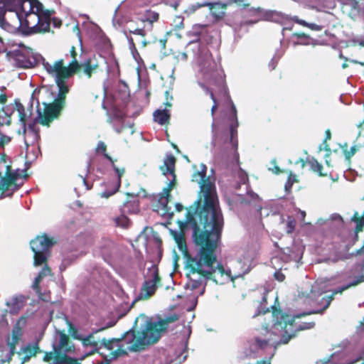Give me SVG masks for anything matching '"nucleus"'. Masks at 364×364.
Masks as SVG:
<instances>
[{
    "mask_svg": "<svg viewBox=\"0 0 364 364\" xmlns=\"http://www.w3.org/2000/svg\"><path fill=\"white\" fill-rule=\"evenodd\" d=\"M203 166L195 172L192 181L200 185L197 200L188 208L185 221H178L180 232H173V238L186 260L188 272L201 270L202 264L210 265L215 259L213 250L219 238V227L224 218L219 205L215 186L206 176Z\"/></svg>",
    "mask_w": 364,
    "mask_h": 364,
    "instance_id": "obj_1",
    "label": "nucleus"
},
{
    "mask_svg": "<svg viewBox=\"0 0 364 364\" xmlns=\"http://www.w3.org/2000/svg\"><path fill=\"white\" fill-rule=\"evenodd\" d=\"M76 48L73 46L70 49L71 60L67 65H65L63 58L55 61L53 64L48 62L44 63L43 66L46 72L51 76L57 77L63 82L70 77L82 72L87 78H91L92 75L102 72L104 66L107 64L105 58L102 55H94L86 59L83 63H80L77 59Z\"/></svg>",
    "mask_w": 364,
    "mask_h": 364,
    "instance_id": "obj_2",
    "label": "nucleus"
},
{
    "mask_svg": "<svg viewBox=\"0 0 364 364\" xmlns=\"http://www.w3.org/2000/svg\"><path fill=\"white\" fill-rule=\"evenodd\" d=\"M198 62L200 67L203 80L209 85L214 87V88H210L202 85V87L205 90L206 93L209 94L210 99L213 102L211 107V115L213 117L218 108V102L215 92L223 97H230L223 72L218 63L213 59L212 54L207 48H203L200 50L198 57Z\"/></svg>",
    "mask_w": 364,
    "mask_h": 364,
    "instance_id": "obj_3",
    "label": "nucleus"
},
{
    "mask_svg": "<svg viewBox=\"0 0 364 364\" xmlns=\"http://www.w3.org/2000/svg\"><path fill=\"white\" fill-rule=\"evenodd\" d=\"M273 328L278 331L281 334V338L279 342L280 344H287L294 338L296 334L304 330L311 329L314 327L315 323L304 322L297 324L296 319L303 316L310 314L311 313H304L291 316L284 312L279 307L275 305L272 306Z\"/></svg>",
    "mask_w": 364,
    "mask_h": 364,
    "instance_id": "obj_4",
    "label": "nucleus"
},
{
    "mask_svg": "<svg viewBox=\"0 0 364 364\" xmlns=\"http://www.w3.org/2000/svg\"><path fill=\"white\" fill-rule=\"evenodd\" d=\"M54 77L58 89L57 97L51 103H43V111L38 109L36 120L38 119V122L43 126H49L55 119L58 118L65 107L66 96L69 92L67 83L63 82L57 77Z\"/></svg>",
    "mask_w": 364,
    "mask_h": 364,
    "instance_id": "obj_5",
    "label": "nucleus"
},
{
    "mask_svg": "<svg viewBox=\"0 0 364 364\" xmlns=\"http://www.w3.org/2000/svg\"><path fill=\"white\" fill-rule=\"evenodd\" d=\"M151 327L148 328L145 323L141 331L131 329L124 333L120 338H122V342H124V344L118 345V348L113 352L114 356L127 353L126 350L123 349L124 344L127 346L126 348L129 351L136 352L145 349L148 346L156 343V337L154 338L153 335H151Z\"/></svg>",
    "mask_w": 364,
    "mask_h": 364,
    "instance_id": "obj_6",
    "label": "nucleus"
},
{
    "mask_svg": "<svg viewBox=\"0 0 364 364\" xmlns=\"http://www.w3.org/2000/svg\"><path fill=\"white\" fill-rule=\"evenodd\" d=\"M223 229V226L219 227V238L217 241V245L213 252L215 259L213 261V262H211L210 265L206 266L205 264H202L201 267V270L203 272H209V274H205V273H203L199 271L193 273H187V277L189 280L188 285L191 287V289H196L199 288L204 280H212L218 284V282L215 277V273L217 270H218L221 276L227 274V272L221 263H218L216 266L214 265L217 261L216 250L221 240Z\"/></svg>",
    "mask_w": 364,
    "mask_h": 364,
    "instance_id": "obj_7",
    "label": "nucleus"
},
{
    "mask_svg": "<svg viewBox=\"0 0 364 364\" xmlns=\"http://www.w3.org/2000/svg\"><path fill=\"white\" fill-rule=\"evenodd\" d=\"M56 243L53 237L46 233L36 236L30 242L31 249L33 252V264L41 266L46 264L50 255V249Z\"/></svg>",
    "mask_w": 364,
    "mask_h": 364,
    "instance_id": "obj_8",
    "label": "nucleus"
},
{
    "mask_svg": "<svg viewBox=\"0 0 364 364\" xmlns=\"http://www.w3.org/2000/svg\"><path fill=\"white\" fill-rule=\"evenodd\" d=\"M236 3L239 6H247L243 3V0H228L227 4H222L220 2H210L203 1L197 2L194 4L191 5L186 10L188 14H193L200 8L208 6L210 11V14L213 18L214 21L218 22L221 21L225 16V10L227 9L228 4H232Z\"/></svg>",
    "mask_w": 364,
    "mask_h": 364,
    "instance_id": "obj_9",
    "label": "nucleus"
},
{
    "mask_svg": "<svg viewBox=\"0 0 364 364\" xmlns=\"http://www.w3.org/2000/svg\"><path fill=\"white\" fill-rule=\"evenodd\" d=\"M18 174L13 172L11 166L7 164L5 156L0 159V191L6 193L11 190V193H7L8 196H11L13 193L18 189L16 181L18 178Z\"/></svg>",
    "mask_w": 364,
    "mask_h": 364,
    "instance_id": "obj_10",
    "label": "nucleus"
},
{
    "mask_svg": "<svg viewBox=\"0 0 364 364\" xmlns=\"http://www.w3.org/2000/svg\"><path fill=\"white\" fill-rule=\"evenodd\" d=\"M271 335L268 324L256 328L254 337L248 341L250 350L257 353L259 350H264L271 348Z\"/></svg>",
    "mask_w": 364,
    "mask_h": 364,
    "instance_id": "obj_11",
    "label": "nucleus"
},
{
    "mask_svg": "<svg viewBox=\"0 0 364 364\" xmlns=\"http://www.w3.org/2000/svg\"><path fill=\"white\" fill-rule=\"evenodd\" d=\"M23 9V0H0V27L5 31H11L13 26L6 21V11H14L18 17V11Z\"/></svg>",
    "mask_w": 364,
    "mask_h": 364,
    "instance_id": "obj_12",
    "label": "nucleus"
},
{
    "mask_svg": "<svg viewBox=\"0 0 364 364\" xmlns=\"http://www.w3.org/2000/svg\"><path fill=\"white\" fill-rule=\"evenodd\" d=\"M179 319V316L177 314H173L166 316L164 318L161 319L159 321H153L151 320H147L146 324L148 328L151 327V335H153L154 338L156 337V342L159 341L163 333H165L168 327V324L173 323Z\"/></svg>",
    "mask_w": 364,
    "mask_h": 364,
    "instance_id": "obj_13",
    "label": "nucleus"
},
{
    "mask_svg": "<svg viewBox=\"0 0 364 364\" xmlns=\"http://www.w3.org/2000/svg\"><path fill=\"white\" fill-rule=\"evenodd\" d=\"M161 277L158 270L153 272L152 278L145 280L141 289L140 293L137 296V300H146L150 298L156 292L158 285L160 284Z\"/></svg>",
    "mask_w": 364,
    "mask_h": 364,
    "instance_id": "obj_14",
    "label": "nucleus"
},
{
    "mask_svg": "<svg viewBox=\"0 0 364 364\" xmlns=\"http://www.w3.org/2000/svg\"><path fill=\"white\" fill-rule=\"evenodd\" d=\"M105 329V328H99V329L95 331L93 333L89 334L85 338H79L78 337L75 336L73 335L75 338L80 339L82 341V345L84 346H85V347L90 346L92 348L90 352H87L81 358V360L84 359L85 358H86L87 356H90V355H92L95 354L101 348V346H100L99 343L94 340V334L97 333H98L100 331H103ZM70 331H73V334H74L75 333H77V329L72 324H70Z\"/></svg>",
    "mask_w": 364,
    "mask_h": 364,
    "instance_id": "obj_15",
    "label": "nucleus"
},
{
    "mask_svg": "<svg viewBox=\"0 0 364 364\" xmlns=\"http://www.w3.org/2000/svg\"><path fill=\"white\" fill-rule=\"evenodd\" d=\"M176 176H173V179L168 183V186L163 189V192L160 194L159 198V203L162 206V215H173V213L171 212V207L168 206V203L171 198V191L176 185Z\"/></svg>",
    "mask_w": 364,
    "mask_h": 364,
    "instance_id": "obj_16",
    "label": "nucleus"
},
{
    "mask_svg": "<svg viewBox=\"0 0 364 364\" xmlns=\"http://www.w3.org/2000/svg\"><path fill=\"white\" fill-rule=\"evenodd\" d=\"M19 21V26L18 28V32L23 36H31V34H27L26 32H29L33 30V26L37 24L39 21V16L35 14L33 12H25V19L21 20L20 15L16 17Z\"/></svg>",
    "mask_w": 364,
    "mask_h": 364,
    "instance_id": "obj_17",
    "label": "nucleus"
},
{
    "mask_svg": "<svg viewBox=\"0 0 364 364\" xmlns=\"http://www.w3.org/2000/svg\"><path fill=\"white\" fill-rule=\"evenodd\" d=\"M52 13L53 11L46 10L43 15L39 16V21L37 24L33 26V30L26 33L36 34L48 32L50 31Z\"/></svg>",
    "mask_w": 364,
    "mask_h": 364,
    "instance_id": "obj_18",
    "label": "nucleus"
},
{
    "mask_svg": "<svg viewBox=\"0 0 364 364\" xmlns=\"http://www.w3.org/2000/svg\"><path fill=\"white\" fill-rule=\"evenodd\" d=\"M60 340L57 345L54 346V350L58 354L63 355V353H70L74 350V345L72 343L70 338L64 331L59 332Z\"/></svg>",
    "mask_w": 364,
    "mask_h": 364,
    "instance_id": "obj_19",
    "label": "nucleus"
},
{
    "mask_svg": "<svg viewBox=\"0 0 364 364\" xmlns=\"http://www.w3.org/2000/svg\"><path fill=\"white\" fill-rule=\"evenodd\" d=\"M41 353V350L39 348L38 343H28L25 346L21 348L18 354L19 356L22 355L20 358L21 360V364H24L26 362H28L32 357H36L37 354Z\"/></svg>",
    "mask_w": 364,
    "mask_h": 364,
    "instance_id": "obj_20",
    "label": "nucleus"
},
{
    "mask_svg": "<svg viewBox=\"0 0 364 364\" xmlns=\"http://www.w3.org/2000/svg\"><path fill=\"white\" fill-rule=\"evenodd\" d=\"M362 282H364V276L363 275L360 276L359 279L353 282L352 283H350L346 286H344L338 290L334 291L331 295L328 296L326 298H323V299L326 300V303L325 306L323 307V309L318 310L316 311H314V313L323 314V311L330 306L331 302L334 299V296L336 294H338V293L341 294L344 290L348 289L349 287H350L352 286H356Z\"/></svg>",
    "mask_w": 364,
    "mask_h": 364,
    "instance_id": "obj_21",
    "label": "nucleus"
},
{
    "mask_svg": "<svg viewBox=\"0 0 364 364\" xmlns=\"http://www.w3.org/2000/svg\"><path fill=\"white\" fill-rule=\"evenodd\" d=\"M114 171L117 176V181L113 186L112 189L107 190L102 192L100 195L102 198H108L119 191L122 184V177L123 176L125 170L124 168L114 167Z\"/></svg>",
    "mask_w": 364,
    "mask_h": 364,
    "instance_id": "obj_22",
    "label": "nucleus"
},
{
    "mask_svg": "<svg viewBox=\"0 0 364 364\" xmlns=\"http://www.w3.org/2000/svg\"><path fill=\"white\" fill-rule=\"evenodd\" d=\"M126 195L127 196V197L131 196L134 199H127V200L123 203V205L121 208L122 213L127 214L136 213L139 210L138 200L136 198V196L132 193H127Z\"/></svg>",
    "mask_w": 364,
    "mask_h": 364,
    "instance_id": "obj_23",
    "label": "nucleus"
},
{
    "mask_svg": "<svg viewBox=\"0 0 364 364\" xmlns=\"http://www.w3.org/2000/svg\"><path fill=\"white\" fill-rule=\"evenodd\" d=\"M22 336V330L20 326L16 325L12 330V338L11 341H8V346L9 347V351L11 355L16 353V346L21 339Z\"/></svg>",
    "mask_w": 364,
    "mask_h": 364,
    "instance_id": "obj_24",
    "label": "nucleus"
},
{
    "mask_svg": "<svg viewBox=\"0 0 364 364\" xmlns=\"http://www.w3.org/2000/svg\"><path fill=\"white\" fill-rule=\"evenodd\" d=\"M15 109L18 112L19 122H21L23 134H25L26 132V118L27 114L25 110V107L19 100H14Z\"/></svg>",
    "mask_w": 364,
    "mask_h": 364,
    "instance_id": "obj_25",
    "label": "nucleus"
},
{
    "mask_svg": "<svg viewBox=\"0 0 364 364\" xmlns=\"http://www.w3.org/2000/svg\"><path fill=\"white\" fill-rule=\"evenodd\" d=\"M175 164H176V158L172 155L166 156L164 165L160 167L161 171L163 174L166 175L167 173H170L172 176H176L175 174Z\"/></svg>",
    "mask_w": 364,
    "mask_h": 364,
    "instance_id": "obj_26",
    "label": "nucleus"
},
{
    "mask_svg": "<svg viewBox=\"0 0 364 364\" xmlns=\"http://www.w3.org/2000/svg\"><path fill=\"white\" fill-rule=\"evenodd\" d=\"M159 19V14L158 12L146 10L141 18V21L144 24L147 25V30L151 31L152 29L153 23L157 22Z\"/></svg>",
    "mask_w": 364,
    "mask_h": 364,
    "instance_id": "obj_27",
    "label": "nucleus"
},
{
    "mask_svg": "<svg viewBox=\"0 0 364 364\" xmlns=\"http://www.w3.org/2000/svg\"><path fill=\"white\" fill-rule=\"evenodd\" d=\"M154 119L160 125H165L169 123L171 114L167 109H157L153 114Z\"/></svg>",
    "mask_w": 364,
    "mask_h": 364,
    "instance_id": "obj_28",
    "label": "nucleus"
},
{
    "mask_svg": "<svg viewBox=\"0 0 364 364\" xmlns=\"http://www.w3.org/2000/svg\"><path fill=\"white\" fill-rule=\"evenodd\" d=\"M114 242L109 238H102L100 242L98 247L103 257L109 256L114 247Z\"/></svg>",
    "mask_w": 364,
    "mask_h": 364,
    "instance_id": "obj_29",
    "label": "nucleus"
},
{
    "mask_svg": "<svg viewBox=\"0 0 364 364\" xmlns=\"http://www.w3.org/2000/svg\"><path fill=\"white\" fill-rule=\"evenodd\" d=\"M25 1H28L29 3V11L28 12H33L35 14L41 16L46 11L43 9V4L38 0H23V3Z\"/></svg>",
    "mask_w": 364,
    "mask_h": 364,
    "instance_id": "obj_30",
    "label": "nucleus"
},
{
    "mask_svg": "<svg viewBox=\"0 0 364 364\" xmlns=\"http://www.w3.org/2000/svg\"><path fill=\"white\" fill-rule=\"evenodd\" d=\"M341 149L343 151V154L345 156V159L348 162H350V159L353 156L355 155V154L359 150V149L361 147L360 145H355L351 146L348 149V143H344L343 145H341Z\"/></svg>",
    "mask_w": 364,
    "mask_h": 364,
    "instance_id": "obj_31",
    "label": "nucleus"
},
{
    "mask_svg": "<svg viewBox=\"0 0 364 364\" xmlns=\"http://www.w3.org/2000/svg\"><path fill=\"white\" fill-rule=\"evenodd\" d=\"M269 18L271 21L280 23V24H284L287 22L291 21L292 17H289L287 15H285L282 13L277 12V11H272L269 14Z\"/></svg>",
    "mask_w": 364,
    "mask_h": 364,
    "instance_id": "obj_32",
    "label": "nucleus"
},
{
    "mask_svg": "<svg viewBox=\"0 0 364 364\" xmlns=\"http://www.w3.org/2000/svg\"><path fill=\"white\" fill-rule=\"evenodd\" d=\"M107 145L105 144V143L102 141H100L98 143H97V145L95 148V151L97 153H102L103 154V156L105 159H107V160H109L111 163V165H112V168L114 169V167H117L114 162L116 160H114L107 152Z\"/></svg>",
    "mask_w": 364,
    "mask_h": 364,
    "instance_id": "obj_33",
    "label": "nucleus"
},
{
    "mask_svg": "<svg viewBox=\"0 0 364 364\" xmlns=\"http://www.w3.org/2000/svg\"><path fill=\"white\" fill-rule=\"evenodd\" d=\"M291 21L296 23H298L302 26L307 27L313 31H320L323 29L322 26L317 25L316 23H310L304 20L300 19L298 16H292Z\"/></svg>",
    "mask_w": 364,
    "mask_h": 364,
    "instance_id": "obj_34",
    "label": "nucleus"
},
{
    "mask_svg": "<svg viewBox=\"0 0 364 364\" xmlns=\"http://www.w3.org/2000/svg\"><path fill=\"white\" fill-rule=\"evenodd\" d=\"M351 221L356 224L355 228V232L356 234L362 232L364 228V217L359 215L358 212L355 211L351 218Z\"/></svg>",
    "mask_w": 364,
    "mask_h": 364,
    "instance_id": "obj_35",
    "label": "nucleus"
},
{
    "mask_svg": "<svg viewBox=\"0 0 364 364\" xmlns=\"http://www.w3.org/2000/svg\"><path fill=\"white\" fill-rule=\"evenodd\" d=\"M55 364H80L77 359L71 358L67 354H58L55 357Z\"/></svg>",
    "mask_w": 364,
    "mask_h": 364,
    "instance_id": "obj_36",
    "label": "nucleus"
},
{
    "mask_svg": "<svg viewBox=\"0 0 364 364\" xmlns=\"http://www.w3.org/2000/svg\"><path fill=\"white\" fill-rule=\"evenodd\" d=\"M311 169L316 173L319 176H326V173H323V166L314 158L309 161Z\"/></svg>",
    "mask_w": 364,
    "mask_h": 364,
    "instance_id": "obj_37",
    "label": "nucleus"
},
{
    "mask_svg": "<svg viewBox=\"0 0 364 364\" xmlns=\"http://www.w3.org/2000/svg\"><path fill=\"white\" fill-rule=\"evenodd\" d=\"M11 124V113H8L5 108L0 109V127Z\"/></svg>",
    "mask_w": 364,
    "mask_h": 364,
    "instance_id": "obj_38",
    "label": "nucleus"
},
{
    "mask_svg": "<svg viewBox=\"0 0 364 364\" xmlns=\"http://www.w3.org/2000/svg\"><path fill=\"white\" fill-rule=\"evenodd\" d=\"M122 338H112V339H107L105 338H103L100 343V346H104L105 348L109 350H112L114 349L113 343H116L119 345V343H122Z\"/></svg>",
    "mask_w": 364,
    "mask_h": 364,
    "instance_id": "obj_39",
    "label": "nucleus"
},
{
    "mask_svg": "<svg viewBox=\"0 0 364 364\" xmlns=\"http://www.w3.org/2000/svg\"><path fill=\"white\" fill-rule=\"evenodd\" d=\"M343 355L344 353L342 352L332 353L328 358L323 360V364H342L340 363V359L343 358Z\"/></svg>",
    "mask_w": 364,
    "mask_h": 364,
    "instance_id": "obj_40",
    "label": "nucleus"
},
{
    "mask_svg": "<svg viewBox=\"0 0 364 364\" xmlns=\"http://www.w3.org/2000/svg\"><path fill=\"white\" fill-rule=\"evenodd\" d=\"M124 214L125 213H122L120 216L116 217L114 219L117 226L123 228H127L129 226L130 220Z\"/></svg>",
    "mask_w": 364,
    "mask_h": 364,
    "instance_id": "obj_41",
    "label": "nucleus"
},
{
    "mask_svg": "<svg viewBox=\"0 0 364 364\" xmlns=\"http://www.w3.org/2000/svg\"><path fill=\"white\" fill-rule=\"evenodd\" d=\"M230 119L232 121L235 122V124H231L230 127L231 137H232L234 132H236L235 129L238 126V123H237V110H236V107H235V105L233 104H232V107H231V116L230 117Z\"/></svg>",
    "mask_w": 364,
    "mask_h": 364,
    "instance_id": "obj_42",
    "label": "nucleus"
},
{
    "mask_svg": "<svg viewBox=\"0 0 364 364\" xmlns=\"http://www.w3.org/2000/svg\"><path fill=\"white\" fill-rule=\"evenodd\" d=\"M298 182H299V180L297 178V176L296 175L293 174L291 171H290L288 178H287V181H286L285 185H284L285 191L287 193H290L294 183H298Z\"/></svg>",
    "mask_w": 364,
    "mask_h": 364,
    "instance_id": "obj_43",
    "label": "nucleus"
},
{
    "mask_svg": "<svg viewBox=\"0 0 364 364\" xmlns=\"http://www.w3.org/2000/svg\"><path fill=\"white\" fill-rule=\"evenodd\" d=\"M207 28L208 25L206 24L196 25L193 28V34L196 36L200 37L205 32Z\"/></svg>",
    "mask_w": 364,
    "mask_h": 364,
    "instance_id": "obj_44",
    "label": "nucleus"
},
{
    "mask_svg": "<svg viewBox=\"0 0 364 364\" xmlns=\"http://www.w3.org/2000/svg\"><path fill=\"white\" fill-rule=\"evenodd\" d=\"M147 28V25L146 24H144V28H135L134 30H132V29H129V33H132L134 35H138V36H140L143 38V40L141 41V43H143L144 46H146V42H145V39H144V37L146 36V31L145 29Z\"/></svg>",
    "mask_w": 364,
    "mask_h": 364,
    "instance_id": "obj_45",
    "label": "nucleus"
},
{
    "mask_svg": "<svg viewBox=\"0 0 364 364\" xmlns=\"http://www.w3.org/2000/svg\"><path fill=\"white\" fill-rule=\"evenodd\" d=\"M55 357H56V353H55V350L53 349V351L45 353L44 356L43 358V360L44 362L48 363L50 360H53V364H55Z\"/></svg>",
    "mask_w": 364,
    "mask_h": 364,
    "instance_id": "obj_46",
    "label": "nucleus"
},
{
    "mask_svg": "<svg viewBox=\"0 0 364 364\" xmlns=\"http://www.w3.org/2000/svg\"><path fill=\"white\" fill-rule=\"evenodd\" d=\"M296 227V221L294 218L289 217L287 222V232L292 233Z\"/></svg>",
    "mask_w": 364,
    "mask_h": 364,
    "instance_id": "obj_47",
    "label": "nucleus"
},
{
    "mask_svg": "<svg viewBox=\"0 0 364 364\" xmlns=\"http://www.w3.org/2000/svg\"><path fill=\"white\" fill-rule=\"evenodd\" d=\"M176 30H180L183 28V18L181 16H176L174 19Z\"/></svg>",
    "mask_w": 364,
    "mask_h": 364,
    "instance_id": "obj_48",
    "label": "nucleus"
},
{
    "mask_svg": "<svg viewBox=\"0 0 364 364\" xmlns=\"http://www.w3.org/2000/svg\"><path fill=\"white\" fill-rule=\"evenodd\" d=\"M293 37H296L297 39H301L306 41H309V36L306 34L305 33L301 32V33H293Z\"/></svg>",
    "mask_w": 364,
    "mask_h": 364,
    "instance_id": "obj_49",
    "label": "nucleus"
},
{
    "mask_svg": "<svg viewBox=\"0 0 364 364\" xmlns=\"http://www.w3.org/2000/svg\"><path fill=\"white\" fill-rule=\"evenodd\" d=\"M274 353H275V350H274V352L272 353V355L269 358H264L260 360H257L256 364H271V360H272V357L274 356Z\"/></svg>",
    "mask_w": 364,
    "mask_h": 364,
    "instance_id": "obj_50",
    "label": "nucleus"
},
{
    "mask_svg": "<svg viewBox=\"0 0 364 364\" xmlns=\"http://www.w3.org/2000/svg\"><path fill=\"white\" fill-rule=\"evenodd\" d=\"M50 269L46 265L45 267L42 269V270L38 273V276H42V278H43L45 276L49 274L50 273Z\"/></svg>",
    "mask_w": 364,
    "mask_h": 364,
    "instance_id": "obj_51",
    "label": "nucleus"
},
{
    "mask_svg": "<svg viewBox=\"0 0 364 364\" xmlns=\"http://www.w3.org/2000/svg\"><path fill=\"white\" fill-rule=\"evenodd\" d=\"M274 278L279 282H283L285 279V275L280 271H277L274 273Z\"/></svg>",
    "mask_w": 364,
    "mask_h": 364,
    "instance_id": "obj_52",
    "label": "nucleus"
},
{
    "mask_svg": "<svg viewBox=\"0 0 364 364\" xmlns=\"http://www.w3.org/2000/svg\"><path fill=\"white\" fill-rule=\"evenodd\" d=\"M51 22L55 28H60L62 26V21L58 18H51Z\"/></svg>",
    "mask_w": 364,
    "mask_h": 364,
    "instance_id": "obj_53",
    "label": "nucleus"
},
{
    "mask_svg": "<svg viewBox=\"0 0 364 364\" xmlns=\"http://www.w3.org/2000/svg\"><path fill=\"white\" fill-rule=\"evenodd\" d=\"M42 279H43L42 276H38V275L35 278L33 285L34 289H39V284H40L41 281L42 280Z\"/></svg>",
    "mask_w": 364,
    "mask_h": 364,
    "instance_id": "obj_54",
    "label": "nucleus"
},
{
    "mask_svg": "<svg viewBox=\"0 0 364 364\" xmlns=\"http://www.w3.org/2000/svg\"><path fill=\"white\" fill-rule=\"evenodd\" d=\"M9 141V139L0 133V146H4L6 143H8Z\"/></svg>",
    "mask_w": 364,
    "mask_h": 364,
    "instance_id": "obj_55",
    "label": "nucleus"
},
{
    "mask_svg": "<svg viewBox=\"0 0 364 364\" xmlns=\"http://www.w3.org/2000/svg\"><path fill=\"white\" fill-rule=\"evenodd\" d=\"M8 100V97L6 93H1L0 94V104L4 105L6 103Z\"/></svg>",
    "mask_w": 364,
    "mask_h": 364,
    "instance_id": "obj_56",
    "label": "nucleus"
},
{
    "mask_svg": "<svg viewBox=\"0 0 364 364\" xmlns=\"http://www.w3.org/2000/svg\"><path fill=\"white\" fill-rule=\"evenodd\" d=\"M331 138V132L330 129H327L325 132V139H324L323 143H326L327 140H330Z\"/></svg>",
    "mask_w": 364,
    "mask_h": 364,
    "instance_id": "obj_57",
    "label": "nucleus"
},
{
    "mask_svg": "<svg viewBox=\"0 0 364 364\" xmlns=\"http://www.w3.org/2000/svg\"><path fill=\"white\" fill-rule=\"evenodd\" d=\"M273 173L275 174H279L282 172H284L283 170H282L278 166H275L272 170Z\"/></svg>",
    "mask_w": 364,
    "mask_h": 364,
    "instance_id": "obj_58",
    "label": "nucleus"
},
{
    "mask_svg": "<svg viewBox=\"0 0 364 364\" xmlns=\"http://www.w3.org/2000/svg\"><path fill=\"white\" fill-rule=\"evenodd\" d=\"M175 206H176V210L178 212H181L183 210V205L181 203H176L175 205Z\"/></svg>",
    "mask_w": 364,
    "mask_h": 364,
    "instance_id": "obj_59",
    "label": "nucleus"
},
{
    "mask_svg": "<svg viewBox=\"0 0 364 364\" xmlns=\"http://www.w3.org/2000/svg\"><path fill=\"white\" fill-rule=\"evenodd\" d=\"M277 65V62H275L274 60H272V61L269 63V66L271 67V70H274Z\"/></svg>",
    "mask_w": 364,
    "mask_h": 364,
    "instance_id": "obj_60",
    "label": "nucleus"
},
{
    "mask_svg": "<svg viewBox=\"0 0 364 364\" xmlns=\"http://www.w3.org/2000/svg\"><path fill=\"white\" fill-rule=\"evenodd\" d=\"M330 154H326V156H325V158H326V164L328 166H332L330 161L327 159V158L329 156Z\"/></svg>",
    "mask_w": 364,
    "mask_h": 364,
    "instance_id": "obj_61",
    "label": "nucleus"
},
{
    "mask_svg": "<svg viewBox=\"0 0 364 364\" xmlns=\"http://www.w3.org/2000/svg\"><path fill=\"white\" fill-rule=\"evenodd\" d=\"M129 43L132 47H133L135 49V43L134 42V40L132 38H129Z\"/></svg>",
    "mask_w": 364,
    "mask_h": 364,
    "instance_id": "obj_62",
    "label": "nucleus"
},
{
    "mask_svg": "<svg viewBox=\"0 0 364 364\" xmlns=\"http://www.w3.org/2000/svg\"><path fill=\"white\" fill-rule=\"evenodd\" d=\"M28 127L31 129V130H33L34 127H35V123H31V124H28Z\"/></svg>",
    "mask_w": 364,
    "mask_h": 364,
    "instance_id": "obj_63",
    "label": "nucleus"
},
{
    "mask_svg": "<svg viewBox=\"0 0 364 364\" xmlns=\"http://www.w3.org/2000/svg\"><path fill=\"white\" fill-rule=\"evenodd\" d=\"M364 127V120L362 122H360L358 124V128H361Z\"/></svg>",
    "mask_w": 364,
    "mask_h": 364,
    "instance_id": "obj_64",
    "label": "nucleus"
}]
</instances>
